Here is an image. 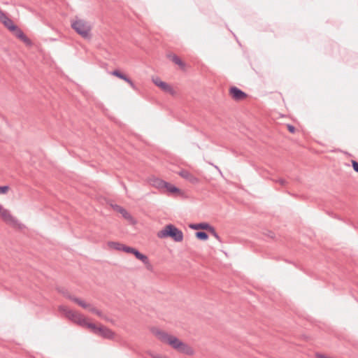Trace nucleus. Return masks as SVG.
<instances>
[{
  "label": "nucleus",
  "instance_id": "1",
  "mask_svg": "<svg viewBox=\"0 0 358 358\" xmlns=\"http://www.w3.org/2000/svg\"><path fill=\"white\" fill-rule=\"evenodd\" d=\"M151 331L159 341L169 344L176 351L187 355H192L194 354V350L177 337L157 328H153Z\"/></svg>",
  "mask_w": 358,
  "mask_h": 358
},
{
  "label": "nucleus",
  "instance_id": "2",
  "mask_svg": "<svg viewBox=\"0 0 358 358\" xmlns=\"http://www.w3.org/2000/svg\"><path fill=\"white\" fill-rule=\"evenodd\" d=\"M71 27L77 34L85 39H90L92 37V26L90 23L85 20L76 17L71 21Z\"/></svg>",
  "mask_w": 358,
  "mask_h": 358
},
{
  "label": "nucleus",
  "instance_id": "3",
  "mask_svg": "<svg viewBox=\"0 0 358 358\" xmlns=\"http://www.w3.org/2000/svg\"><path fill=\"white\" fill-rule=\"evenodd\" d=\"M157 237L159 238H171L176 242H181L183 240V233L173 224L166 225L158 231Z\"/></svg>",
  "mask_w": 358,
  "mask_h": 358
},
{
  "label": "nucleus",
  "instance_id": "4",
  "mask_svg": "<svg viewBox=\"0 0 358 358\" xmlns=\"http://www.w3.org/2000/svg\"><path fill=\"white\" fill-rule=\"evenodd\" d=\"M0 217L1 219L7 224H11V225H16L17 223V220L15 217H14L10 212L7 209L2 208L1 206L0 205Z\"/></svg>",
  "mask_w": 358,
  "mask_h": 358
},
{
  "label": "nucleus",
  "instance_id": "5",
  "mask_svg": "<svg viewBox=\"0 0 358 358\" xmlns=\"http://www.w3.org/2000/svg\"><path fill=\"white\" fill-rule=\"evenodd\" d=\"M229 94L235 101H241L248 96L246 93L235 86L230 87Z\"/></svg>",
  "mask_w": 358,
  "mask_h": 358
},
{
  "label": "nucleus",
  "instance_id": "6",
  "mask_svg": "<svg viewBox=\"0 0 358 358\" xmlns=\"http://www.w3.org/2000/svg\"><path fill=\"white\" fill-rule=\"evenodd\" d=\"M152 82L159 87L162 89L165 92H168L171 94H173L175 93L173 89L166 83L160 80L159 78H153Z\"/></svg>",
  "mask_w": 358,
  "mask_h": 358
},
{
  "label": "nucleus",
  "instance_id": "7",
  "mask_svg": "<svg viewBox=\"0 0 358 358\" xmlns=\"http://www.w3.org/2000/svg\"><path fill=\"white\" fill-rule=\"evenodd\" d=\"M64 310L66 311V316L69 319H71L79 324L85 322V317L83 315H81L80 313H79L76 311L71 310Z\"/></svg>",
  "mask_w": 358,
  "mask_h": 358
},
{
  "label": "nucleus",
  "instance_id": "8",
  "mask_svg": "<svg viewBox=\"0 0 358 358\" xmlns=\"http://www.w3.org/2000/svg\"><path fill=\"white\" fill-rule=\"evenodd\" d=\"M96 334L107 339H113L115 337V333L111 329L104 326L99 327Z\"/></svg>",
  "mask_w": 358,
  "mask_h": 358
},
{
  "label": "nucleus",
  "instance_id": "9",
  "mask_svg": "<svg viewBox=\"0 0 358 358\" xmlns=\"http://www.w3.org/2000/svg\"><path fill=\"white\" fill-rule=\"evenodd\" d=\"M178 175L180 176L184 179L187 180L192 184H197L199 182V179L192 174L187 170H181L178 172Z\"/></svg>",
  "mask_w": 358,
  "mask_h": 358
},
{
  "label": "nucleus",
  "instance_id": "10",
  "mask_svg": "<svg viewBox=\"0 0 358 358\" xmlns=\"http://www.w3.org/2000/svg\"><path fill=\"white\" fill-rule=\"evenodd\" d=\"M112 208L117 212L120 213L122 215V216L127 220L131 222H134V218L131 216V215L123 207H122L119 205L115 204V205H112Z\"/></svg>",
  "mask_w": 358,
  "mask_h": 358
},
{
  "label": "nucleus",
  "instance_id": "11",
  "mask_svg": "<svg viewBox=\"0 0 358 358\" xmlns=\"http://www.w3.org/2000/svg\"><path fill=\"white\" fill-rule=\"evenodd\" d=\"M15 35L27 44H30L31 41L26 36L23 31L17 26L16 29L12 31Z\"/></svg>",
  "mask_w": 358,
  "mask_h": 358
},
{
  "label": "nucleus",
  "instance_id": "12",
  "mask_svg": "<svg viewBox=\"0 0 358 358\" xmlns=\"http://www.w3.org/2000/svg\"><path fill=\"white\" fill-rule=\"evenodd\" d=\"M210 226L211 225L207 222H201V223H199V224H190L189 225V228H191L192 229H196V230L204 229L206 231H208Z\"/></svg>",
  "mask_w": 358,
  "mask_h": 358
},
{
  "label": "nucleus",
  "instance_id": "13",
  "mask_svg": "<svg viewBox=\"0 0 358 358\" xmlns=\"http://www.w3.org/2000/svg\"><path fill=\"white\" fill-rule=\"evenodd\" d=\"M69 298L71 301H73V302L76 303L78 305H79L80 306H81L83 308L88 309V308L91 307V304L90 303H86L83 300H81L79 298H77V297H75V296H69Z\"/></svg>",
  "mask_w": 358,
  "mask_h": 358
},
{
  "label": "nucleus",
  "instance_id": "14",
  "mask_svg": "<svg viewBox=\"0 0 358 358\" xmlns=\"http://www.w3.org/2000/svg\"><path fill=\"white\" fill-rule=\"evenodd\" d=\"M168 57L173 62L178 64L182 69L185 67V63L177 55H169Z\"/></svg>",
  "mask_w": 358,
  "mask_h": 358
},
{
  "label": "nucleus",
  "instance_id": "15",
  "mask_svg": "<svg viewBox=\"0 0 358 358\" xmlns=\"http://www.w3.org/2000/svg\"><path fill=\"white\" fill-rule=\"evenodd\" d=\"M108 245L111 249L118 251H122V248H123L124 244H122L119 242L109 241L108 243Z\"/></svg>",
  "mask_w": 358,
  "mask_h": 358
},
{
  "label": "nucleus",
  "instance_id": "16",
  "mask_svg": "<svg viewBox=\"0 0 358 358\" xmlns=\"http://www.w3.org/2000/svg\"><path fill=\"white\" fill-rule=\"evenodd\" d=\"M153 185L159 189H164L168 185V182L157 178L153 181Z\"/></svg>",
  "mask_w": 358,
  "mask_h": 358
},
{
  "label": "nucleus",
  "instance_id": "17",
  "mask_svg": "<svg viewBox=\"0 0 358 358\" xmlns=\"http://www.w3.org/2000/svg\"><path fill=\"white\" fill-rule=\"evenodd\" d=\"M195 236L199 239V240H202V241H206L208 238V235L206 232L205 231H196L195 233Z\"/></svg>",
  "mask_w": 358,
  "mask_h": 358
},
{
  "label": "nucleus",
  "instance_id": "18",
  "mask_svg": "<svg viewBox=\"0 0 358 358\" xmlns=\"http://www.w3.org/2000/svg\"><path fill=\"white\" fill-rule=\"evenodd\" d=\"M3 25L8 28L10 31L16 29V25L13 23V20L10 18L3 24Z\"/></svg>",
  "mask_w": 358,
  "mask_h": 358
},
{
  "label": "nucleus",
  "instance_id": "19",
  "mask_svg": "<svg viewBox=\"0 0 358 358\" xmlns=\"http://www.w3.org/2000/svg\"><path fill=\"white\" fill-rule=\"evenodd\" d=\"M164 189H166L169 192L171 193H178L180 192V189L175 187L174 185L170 184L168 182V185L164 187Z\"/></svg>",
  "mask_w": 358,
  "mask_h": 358
},
{
  "label": "nucleus",
  "instance_id": "20",
  "mask_svg": "<svg viewBox=\"0 0 358 358\" xmlns=\"http://www.w3.org/2000/svg\"><path fill=\"white\" fill-rule=\"evenodd\" d=\"M81 324H85V325H87L88 328H90L92 331L96 334V331H97V329H99V327H96L94 324L93 323H88L87 322V321L85 320V322H83Z\"/></svg>",
  "mask_w": 358,
  "mask_h": 358
},
{
  "label": "nucleus",
  "instance_id": "21",
  "mask_svg": "<svg viewBox=\"0 0 358 358\" xmlns=\"http://www.w3.org/2000/svg\"><path fill=\"white\" fill-rule=\"evenodd\" d=\"M208 231L210 232L217 241L222 242L220 236L216 232L215 228L213 226H210Z\"/></svg>",
  "mask_w": 358,
  "mask_h": 358
},
{
  "label": "nucleus",
  "instance_id": "22",
  "mask_svg": "<svg viewBox=\"0 0 358 358\" xmlns=\"http://www.w3.org/2000/svg\"><path fill=\"white\" fill-rule=\"evenodd\" d=\"M111 74L113 76H115L120 78V79H124V76L125 74L122 73L119 70H114L113 71H112Z\"/></svg>",
  "mask_w": 358,
  "mask_h": 358
},
{
  "label": "nucleus",
  "instance_id": "23",
  "mask_svg": "<svg viewBox=\"0 0 358 358\" xmlns=\"http://www.w3.org/2000/svg\"><path fill=\"white\" fill-rule=\"evenodd\" d=\"M138 259L141 260L144 264H148V260H149L148 257L142 253L138 257Z\"/></svg>",
  "mask_w": 358,
  "mask_h": 358
},
{
  "label": "nucleus",
  "instance_id": "24",
  "mask_svg": "<svg viewBox=\"0 0 358 358\" xmlns=\"http://www.w3.org/2000/svg\"><path fill=\"white\" fill-rule=\"evenodd\" d=\"M10 187L8 185L0 186V194H6L8 193Z\"/></svg>",
  "mask_w": 358,
  "mask_h": 358
},
{
  "label": "nucleus",
  "instance_id": "25",
  "mask_svg": "<svg viewBox=\"0 0 358 358\" xmlns=\"http://www.w3.org/2000/svg\"><path fill=\"white\" fill-rule=\"evenodd\" d=\"M134 248L127 246L125 245H123V248H122V251L127 252V253H131L134 251Z\"/></svg>",
  "mask_w": 358,
  "mask_h": 358
},
{
  "label": "nucleus",
  "instance_id": "26",
  "mask_svg": "<svg viewBox=\"0 0 358 358\" xmlns=\"http://www.w3.org/2000/svg\"><path fill=\"white\" fill-rule=\"evenodd\" d=\"M352 166L354 169V171L357 173H358V162L355 160H352Z\"/></svg>",
  "mask_w": 358,
  "mask_h": 358
},
{
  "label": "nucleus",
  "instance_id": "27",
  "mask_svg": "<svg viewBox=\"0 0 358 358\" xmlns=\"http://www.w3.org/2000/svg\"><path fill=\"white\" fill-rule=\"evenodd\" d=\"M274 181L276 182H278L282 186H285L287 184V182L285 179H282V178H280V179H278L277 180H274Z\"/></svg>",
  "mask_w": 358,
  "mask_h": 358
},
{
  "label": "nucleus",
  "instance_id": "28",
  "mask_svg": "<svg viewBox=\"0 0 358 358\" xmlns=\"http://www.w3.org/2000/svg\"><path fill=\"white\" fill-rule=\"evenodd\" d=\"M287 127L288 131L292 134H294L296 131V128L294 127V126H293L292 124H287Z\"/></svg>",
  "mask_w": 358,
  "mask_h": 358
},
{
  "label": "nucleus",
  "instance_id": "29",
  "mask_svg": "<svg viewBox=\"0 0 358 358\" xmlns=\"http://www.w3.org/2000/svg\"><path fill=\"white\" fill-rule=\"evenodd\" d=\"M8 17L6 15V13L0 18V22L4 24L8 20Z\"/></svg>",
  "mask_w": 358,
  "mask_h": 358
},
{
  "label": "nucleus",
  "instance_id": "30",
  "mask_svg": "<svg viewBox=\"0 0 358 358\" xmlns=\"http://www.w3.org/2000/svg\"><path fill=\"white\" fill-rule=\"evenodd\" d=\"M8 17L6 15V13L0 18V22L4 24L8 20Z\"/></svg>",
  "mask_w": 358,
  "mask_h": 358
},
{
  "label": "nucleus",
  "instance_id": "31",
  "mask_svg": "<svg viewBox=\"0 0 358 358\" xmlns=\"http://www.w3.org/2000/svg\"><path fill=\"white\" fill-rule=\"evenodd\" d=\"M132 254L136 257V259H138V257L141 255V253L138 250L134 248Z\"/></svg>",
  "mask_w": 358,
  "mask_h": 358
},
{
  "label": "nucleus",
  "instance_id": "32",
  "mask_svg": "<svg viewBox=\"0 0 358 358\" xmlns=\"http://www.w3.org/2000/svg\"><path fill=\"white\" fill-rule=\"evenodd\" d=\"M88 310H89L90 312H92V313H94V314H96V312H97V310H98V309H97V308H96L95 307L92 306V305H91V307L88 308Z\"/></svg>",
  "mask_w": 358,
  "mask_h": 358
},
{
  "label": "nucleus",
  "instance_id": "33",
  "mask_svg": "<svg viewBox=\"0 0 358 358\" xmlns=\"http://www.w3.org/2000/svg\"><path fill=\"white\" fill-rule=\"evenodd\" d=\"M128 84L134 89V90H136V85L134 83V82L131 80Z\"/></svg>",
  "mask_w": 358,
  "mask_h": 358
},
{
  "label": "nucleus",
  "instance_id": "34",
  "mask_svg": "<svg viewBox=\"0 0 358 358\" xmlns=\"http://www.w3.org/2000/svg\"><path fill=\"white\" fill-rule=\"evenodd\" d=\"M266 235H267L268 237L271 238H274V233H273V231H268V233L266 234Z\"/></svg>",
  "mask_w": 358,
  "mask_h": 358
},
{
  "label": "nucleus",
  "instance_id": "35",
  "mask_svg": "<svg viewBox=\"0 0 358 358\" xmlns=\"http://www.w3.org/2000/svg\"><path fill=\"white\" fill-rule=\"evenodd\" d=\"M96 315H98V316H99V317H101V318H103V315H104L102 313V312H101V311H100V310H97V312L96 313Z\"/></svg>",
  "mask_w": 358,
  "mask_h": 358
},
{
  "label": "nucleus",
  "instance_id": "36",
  "mask_svg": "<svg viewBox=\"0 0 358 358\" xmlns=\"http://www.w3.org/2000/svg\"><path fill=\"white\" fill-rule=\"evenodd\" d=\"M146 266V268L148 269V270H152V265L150 264V261L148 260V264H145Z\"/></svg>",
  "mask_w": 358,
  "mask_h": 358
},
{
  "label": "nucleus",
  "instance_id": "37",
  "mask_svg": "<svg viewBox=\"0 0 358 358\" xmlns=\"http://www.w3.org/2000/svg\"><path fill=\"white\" fill-rule=\"evenodd\" d=\"M124 79H122V80L126 81L127 83L131 80V79L126 75L124 76Z\"/></svg>",
  "mask_w": 358,
  "mask_h": 358
},
{
  "label": "nucleus",
  "instance_id": "38",
  "mask_svg": "<svg viewBox=\"0 0 358 358\" xmlns=\"http://www.w3.org/2000/svg\"><path fill=\"white\" fill-rule=\"evenodd\" d=\"M102 319H103L104 320L108 321V322H110V321H111V320H110L108 317H106V315H103V317Z\"/></svg>",
  "mask_w": 358,
  "mask_h": 358
},
{
  "label": "nucleus",
  "instance_id": "39",
  "mask_svg": "<svg viewBox=\"0 0 358 358\" xmlns=\"http://www.w3.org/2000/svg\"><path fill=\"white\" fill-rule=\"evenodd\" d=\"M5 14V13L0 9V18Z\"/></svg>",
  "mask_w": 358,
  "mask_h": 358
},
{
  "label": "nucleus",
  "instance_id": "40",
  "mask_svg": "<svg viewBox=\"0 0 358 358\" xmlns=\"http://www.w3.org/2000/svg\"><path fill=\"white\" fill-rule=\"evenodd\" d=\"M154 358H161V357H158V356H157V357H155H155H154Z\"/></svg>",
  "mask_w": 358,
  "mask_h": 358
},
{
  "label": "nucleus",
  "instance_id": "41",
  "mask_svg": "<svg viewBox=\"0 0 358 358\" xmlns=\"http://www.w3.org/2000/svg\"><path fill=\"white\" fill-rule=\"evenodd\" d=\"M161 358H166V357H161Z\"/></svg>",
  "mask_w": 358,
  "mask_h": 358
}]
</instances>
